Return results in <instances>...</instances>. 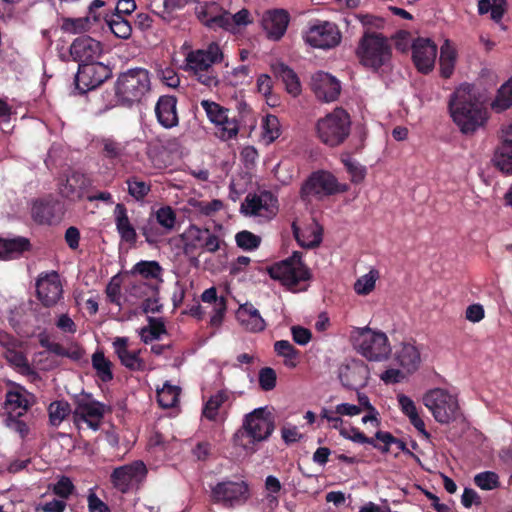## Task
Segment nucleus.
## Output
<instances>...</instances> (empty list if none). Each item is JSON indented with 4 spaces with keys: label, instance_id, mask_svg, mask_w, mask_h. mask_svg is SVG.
<instances>
[{
    "label": "nucleus",
    "instance_id": "obj_29",
    "mask_svg": "<svg viewBox=\"0 0 512 512\" xmlns=\"http://www.w3.org/2000/svg\"><path fill=\"white\" fill-rule=\"evenodd\" d=\"M398 405L401 412L408 417L413 427L426 439L430 438V433L426 430L423 419L419 416L414 401L405 394L397 395Z\"/></svg>",
    "mask_w": 512,
    "mask_h": 512
},
{
    "label": "nucleus",
    "instance_id": "obj_16",
    "mask_svg": "<svg viewBox=\"0 0 512 512\" xmlns=\"http://www.w3.org/2000/svg\"><path fill=\"white\" fill-rule=\"evenodd\" d=\"M63 205L53 197L38 199L33 202L31 216L40 225H53L62 219Z\"/></svg>",
    "mask_w": 512,
    "mask_h": 512
},
{
    "label": "nucleus",
    "instance_id": "obj_54",
    "mask_svg": "<svg viewBox=\"0 0 512 512\" xmlns=\"http://www.w3.org/2000/svg\"><path fill=\"white\" fill-rule=\"evenodd\" d=\"M292 231H293L295 240L303 248H308V249L316 248L322 242V232L321 231H311L312 239L309 241L305 240V237H304L301 229L296 225V223L292 224Z\"/></svg>",
    "mask_w": 512,
    "mask_h": 512
},
{
    "label": "nucleus",
    "instance_id": "obj_12",
    "mask_svg": "<svg viewBox=\"0 0 512 512\" xmlns=\"http://www.w3.org/2000/svg\"><path fill=\"white\" fill-rule=\"evenodd\" d=\"M147 474V468L142 461H134L113 469L110 482L122 494L129 493Z\"/></svg>",
    "mask_w": 512,
    "mask_h": 512
},
{
    "label": "nucleus",
    "instance_id": "obj_10",
    "mask_svg": "<svg viewBox=\"0 0 512 512\" xmlns=\"http://www.w3.org/2000/svg\"><path fill=\"white\" fill-rule=\"evenodd\" d=\"M423 404L440 424H449L461 416L457 398L442 388H434L423 396Z\"/></svg>",
    "mask_w": 512,
    "mask_h": 512
},
{
    "label": "nucleus",
    "instance_id": "obj_33",
    "mask_svg": "<svg viewBox=\"0 0 512 512\" xmlns=\"http://www.w3.org/2000/svg\"><path fill=\"white\" fill-rule=\"evenodd\" d=\"M275 76L282 80L286 91L296 97L301 92V84L297 74L284 63H277L272 66Z\"/></svg>",
    "mask_w": 512,
    "mask_h": 512
},
{
    "label": "nucleus",
    "instance_id": "obj_22",
    "mask_svg": "<svg viewBox=\"0 0 512 512\" xmlns=\"http://www.w3.org/2000/svg\"><path fill=\"white\" fill-rule=\"evenodd\" d=\"M70 55L79 64L95 61L102 54V44L90 36L77 37L70 46Z\"/></svg>",
    "mask_w": 512,
    "mask_h": 512
},
{
    "label": "nucleus",
    "instance_id": "obj_51",
    "mask_svg": "<svg viewBox=\"0 0 512 512\" xmlns=\"http://www.w3.org/2000/svg\"><path fill=\"white\" fill-rule=\"evenodd\" d=\"M217 127L219 129V137L222 140H230L236 137L239 132V123L235 116H230V113L226 114L225 119Z\"/></svg>",
    "mask_w": 512,
    "mask_h": 512
},
{
    "label": "nucleus",
    "instance_id": "obj_7",
    "mask_svg": "<svg viewBox=\"0 0 512 512\" xmlns=\"http://www.w3.org/2000/svg\"><path fill=\"white\" fill-rule=\"evenodd\" d=\"M350 130V115L341 107L320 118L316 124L317 137L329 147H337L344 143L350 135Z\"/></svg>",
    "mask_w": 512,
    "mask_h": 512
},
{
    "label": "nucleus",
    "instance_id": "obj_26",
    "mask_svg": "<svg viewBox=\"0 0 512 512\" xmlns=\"http://www.w3.org/2000/svg\"><path fill=\"white\" fill-rule=\"evenodd\" d=\"M113 348L121 364L131 371H143L145 362L139 357L140 350H128V338L117 337L113 341Z\"/></svg>",
    "mask_w": 512,
    "mask_h": 512
},
{
    "label": "nucleus",
    "instance_id": "obj_64",
    "mask_svg": "<svg viewBox=\"0 0 512 512\" xmlns=\"http://www.w3.org/2000/svg\"><path fill=\"white\" fill-rule=\"evenodd\" d=\"M87 507L89 512H112L110 507L93 490H90L87 496Z\"/></svg>",
    "mask_w": 512,
    "mask_h": 512
},
{
    "label": "nucleus",
    "instance_id": "obj_14",
    "mask_svg": "<svg viewBox=\"0 0 512 512\" xmlns=\"http://www.w3.org/2000/svg\"><path fill=\"white\" fill-rule=\"evenodd\" d=\"M304 39L314 48L330 49L340 43L341 34L336 24L324 21L310 26Z\"/></svg>",
    "mask_w": 512,
    "mask_h": 512
},
{
    "label": "nucleus",
    "instance_id": "obj_52",
    "mask_svg": "<svg viewBox=\"0 0 512 512\" xmlns=\"http://www.w3.org/2000/svg\"><path fill=\"white\" fill-rule=\"evenodd\" d=\"M474 483L482 490H493L500 487V480L497 473L484 471L474 476Z\"/></svg>",
    "mask_w": 512,
    "mask_h": 512
},
{
    "label": "nucleus",
    "instance_id": "obj_1",
    "mask_svg": "<svg viewBox=\"0 0 512 512\" xmlns=\"http://www.w3.org/2000/svg\"><path fill=\"white\" fill-rule=\"evenodd\" d=\"M274 429V421L266 409L257 408L245 415L242 426L233 435V445L253 454L259 443L270 438Z\"/></svg>",
    "mask_w": 512,
    "mask_h": 512
},
{
    "label": "nucleus",
    "instance_id": "obj_57",
    "mask_svg": "<svg viewBox=\"0 0 512 512\" xmlns=\"http://www.w3.org/2000/svg\"><path fill=\"white\" fill-rule=\"evenodd\" d=\"M22 416L7 414L4 418V425L19 434L22 439H25L29 434V427L21 420Z\"/></svg>",
    "mask_w": 512,
    "mask_h": 512
},
{
    "label": "nucleus",
    "instance_id": "obj_50",
    "mask_svg": "<svg viewBox=\"0 0 512 512\" xmlns=\"http://www.w3.org/2000/svg\"><path fill=\"white\" fill-rule=\"evenodd\" d=\"M235 241L239 248L244 251H254L261 244V237L248 231L242 230L236 233Z\"/></svg>",
    "mask_w": 512,
    "mask_h": 512
},
{
    "label": "nucleus",
    "instance_id": "obj_61",
    "mask_svg": "<svg viewBox=\"0 0 512 512\" xmlns=\"http://www.w3.org/2000/svg\"><path fill=\"white\" fill-rule=\"evenodd\" d=\"M276 372L270 367L262 368L259 371V386L264 391H270L276 386Z\"/></svg>",
    "mask_w": 512,
    "mask_h": 512
},
{
    "label": "nucleus",
    "instance_id": "obj_56",
    "mask_svg": "<svg viewBox=\"0 0 512 512\" xmlns=\"http://www.w3.org/2000/svg\"><path fill=\"white\" fill-rule=\"evenodd\" d=\"M263 137L269 142L276 140L280 136L279 120L274 115H267L262 122Z\"/></svg>",
    "mask_w": 512,
    "mask_h": 512
},
{
    "label": "nucleus",
    "instance_id": "obj_46",
    "mask_svg": "<svg viewBox=\"0 0 512 512\" xmlns=\"http://www.w3.org/2000/svg\"><path fill=\"white\" fill-rule=\"evenodd\" d=\"M179 395V387L165 383L163 388L157 391V400L161 407L172 408L178 403Z\"/></svg>",
    "mask_w": 512,
    "mask_h": 512
},
{
    "label": "nucleus",
    "instance_id": "obj_58",
    "mask_svg": "<svg viewBox=\"0 0 512 512\" xmlns=\"http://www.w3.org/2000/svg\"><path fill=\"white\" fill-rule=\"evenodd\" d=\"M205 24L210 28L220 27L227 31L233 30L235 28L233 24L232 14H230L227 11H224L219 15L210 17L205 21Z\"/></svg>",
    "mask_w": 512,
    "mask_h": 512
},
{
    "label": "nucleus",
    "instance_id": "obj_30",
    "mask_svg": "<svg viewBox=\"0 0 512 512\" xmlns=\"http://www.w3.org/2000/svg\"><path fill=\"white\" fill-rule=\"evenodd\" d=\"M237 319L245 328L252 332L263 331L266 327L264 319L258 309L251 303L241 305L236 313Z\"/></svg>",
    "mask_w": 512,
    "mask_h": 512
},
{
    "label": "nucleus",
    "instance_id": "obj_43",
    "mask_svg": "<svg viewBox=\"0 0 512 512\" xmlns=\"http://www.w3.org/2000/svg\"><path fill=\"white\" fill-rule=\"evenodd\" d=\"M227 400L228 394L223 390H220L214 395H211L210 398L204 404L202 415L210 421H216L220 407Z\"/></svg>",
    "mask_w": 512,
    "mask_h": 512
},
{
    "label": "nucleus",
    "instance_id": "obj_25",
    "mask_svg": "<svg viewBox=\"0 0 512 512\" xmlns=\"http://www.w3.org/2000/svg\"><path fill=\"white\" fill-rule=\"evenodd\" d=\"M28 396H31L21 385H15L14 390H8L5 395L3 408L7 414L23 416L32 406Z\"/></svg>",
    "mask_w": 512,
    "mask_h": 512
},
{
    "label": "nucleus",
    "instance_id": "obj_15",
    "mask_svg": "<svg viewBox=\"0 0 512 512\" xmlns=\"http://www.w3.org/2000/svg\"><path fill=\"white\" fill-rule=\"evenodd\" d=\"M74 404V418L84 421L90 428L97 430L101 419L104 417L105 405L92 399V397L87 394L76 396Z\"/></svg>",
    "mask_w": 512,
    "mask_h": 512
},
{
    "label": "nucleus",
    "instance_id": "obj_40",
    "mask_svg": "<svg viewBox=\"0 0 512 512\" xmlns=\"http://www.w3.org/2000/svg\"><path fill=\"white\" fill-rule=\"evenodd\" d=\"M375 439L384 443V446L383 447L380 446V449H379L384 453H387L389 451V446L391 444H395L397 446V448L401 452H403L405 455L410 456L411 458L415 459L418 462L420 461L419 457L407 448L406 443L403 440L394 437L390 432L381 431V430L377 431L375 433Z\"/></svg>",
    "mask_w": 512,
    "mask_h": 512
},
{
    "label": "nucleus",
    "instance_id": "obj_48",
    "mask_svg": "<svg viewBox=\"0 0 512 512\" xmlns=\"http://www.w3.org/2000/svg\"><path fill=\"white\" fill-rule=\"evenodd\" d=\"M154 215L157 223L164 228L166 232H171L175 228L177 215L171 206H161L155 211Z\"/></svg>",
    "mask_w": 512,
    "mask_h": 512
},
{
    "label": "nucleus",
    "instance_id": "obj_36",
    "mask_svg": "<svg viewBox=\"0 0 512 512\" xmlns=\"http://www.w3.org/2000/svg\"><path fill=\"white\" fill-rule=\"evenodd\" d=\"M103 19L117 38L128 39L131 36L132 26L125 17H120L118 14L104 13Z\"/></svg>",
    "mask_w": 512,
    "mask_h": 512
},
{
    "label": "nucleus",
    "instance_id": "obj_19",
    "mask_svg": "<svg viewBox=\"0 0 512 512\" xmlns=\"http://www.w3.org/2000/svg\"><path fill=\"white\" fill-rule=\"evenodd\" d=\"M370 371L362 360H351L339 367L338 377L341 384L348 389H358L366 386Z\"/></svg>",
    "mask_w": 512,
    "mask_h": 512
},
{
    "label": "nucleus",
    "instance_id": "obj_55",
    "mask_svg": "<svg viewBox=\"0 0 512 512\" xmlns=\"http://www.w3.org/2000/svg\"><path fill=\"white\" fill-rule=\"evenodd\" d=\"M341 436L355 443L369 444L376 449H380V446L375 442L374 438L367 437L356 427H351L350 429L345 428L344 430H341Z\"/></svg>",
    "mask_w": 512,
    "mask_h": 512
},
{
    "label": "nucleus",
    "instance_id": "obj_38",
    "mask_svg": "<svg viewBox=\"0 0 512 512\" xmlns=\"http://www.w3.org/2000/svg\"><path fill=\"white\" fill-rule=\"evenodd\" d=\"M128 194L137 202H143L151 192V182L144 181L138 176H130L126 179Z\"/></svg>",
    "mask_w": 512,
    "mask_h": 512
},
{
    "label": "nucleus",
    "instance_id": "obj_62",
    "mask_svg": "<svg viewBox=\"0 0 512 512\" xmlns=\"http://www.w3.org/2000/svg\"><path fill=\"white\" fill-rule=\"evenodd\" d=\"M202 235V248L210 253H215L220 248L221 240L219 237L210 232L209 229H201Z\"/></svg>",
    "mask_w": 512,
    "mask_h": 512
},
{
    "label": "nucleus",
    "instance_id": "obj_31",
    "mask_svg": "<svg viewBox=\"0 0 512 512\" xmlns=\"http://www.w3.org/2000/svg\"><path fill=\"white\" fill-rule=\"evenodd\" d=\"M115 225L121 239L127 243H135L137 233L131 224L127 208L123 203H117L114 209Z\"/></svg>",
    "mask_w": 512,
    "mask_h": 512
},
{
    "label": "nucleus",
    "instance_id": "obj_8",
    "mask_svg": "<svg viewBox=\"0 0 512 512\" xmlns=\"http://www.w3.org/2000/svg\"><path fill=\"white\" fill-rule=\"evenodd\" d=\"M347 191L348 185L339 183L331 172L317 170L312 172L302 183L299 194L302 201L311 202L312 199L321 201Z\"/></svg>",
    "mask_w": 512,
    "mask_h": 512
},
{
    "label": "nucleus",
    "instance_id": "obj_37",
    "mask_svg": "<svg viewBox=\"0 0 512 512\" xmlns=\"http://www.w3.org/2000/svg\"><path fill=\"white\" fill-rule=\"evenodd\" d=\"M456 62V51L448 41L441 47L439 66L441 77L448 79L452 76Z\"/></svg>",
    "mask_w": 512,
    "mask_h": 512
},
{
    "label": "nucleus",
    "instance_id": "obj_41",
    "mask_svg": "<svg viewBox=\"0 0 512 512\" xmlns=\"http://www.w3.org/2000/svg\"><path fill=\"white\" fill-rule=\"evenodd\" d=\"M274 351L278 356L285 358L284 364L294 368L301 352L296 349L288 340H279L274 343Z\"/></svg>",
    "mask_w": 512,
    "mask_h": 512
},
{
    "label": "nucleus",
    "instance_id": "obj_45",
    "mask_svg": "<svg viewBox=\"0 0 512 512\" xmlns=\"http://www.w3.org/2000/svg\"><path fill=\"white\" fill-rule=\"evenodd\" d=\"M162 271L163 269L157 261L141 260L132 267L131 274H138L144 279H159Z\"/></svg>",
    "mask_w": 512,
    "mask_h": 512
},
{
    "label": "nucleus",
    "instance_id": "obj_17",
    "mask_svg": "<svg viewBox=\"0 0 512 512\" xmlns=\"http://www.w3.org/2000/svg\"><path fill=\"white\" fill-rule=\"evenodd\" d=\"M62 284L56 271L40 275L36 281V294L45 307L54 306L62 296Z\"/></svg>",
    "mask_w": 512,
    "mask_h": 512
},
{
    "label": "nucleus",
    "instance_id": "obj_13",
    "mask_svg": "<svg viewBox=\"0 0 512 512\" xmlns=\"http://www.w3.org/2000/svg\"><path fill=\"white\" fill-rule=\"evenodd\" d=\"M248 496L249 488L244 481H223L211 490L212 500L227 508L244 503Z\"/></svg>",
    "mask_w": 512,
    "mask_h": 512
},
{
    "label": "nucleus",
    "instance_id": "obj_4",
    "mask_svg": "<svg viewBox=\"0 0 512 512\" xmlns=\"http://www.w3.org/2000/svg\"><path fill=\"white\" fill-rule=\"evenodd\" d=\"M356 55L364 67L378 71L390 63L392 47L383 34L365 31L359 40Z\"/></svg>",
    "mask_w": 512,
    "mask_h": 512
},
{
    "label": "nucleus",
    "instance_id": "obj_47",
    "mask_svg": "<svg viewBox=\"0 0 512 512\" xmlns=\"http://www.w3.org/2000/svg\"><path fill=\"white\" fill-rule=\"evenodd\" d=\"M5 358L11 365L18 368L21 374L27 376L35 374V371L29 364L26 355L21 351H17L16 348L6 351Z\"/></svg>",
    "mask_w": 512,
    "mask_h": 512
},
{
    "label": "nucleus",
    "instance_id": "obj_18",
    "mask_svg": "<svg viewBox=\"0 0 512 512\" xmlns=\"http://www.w3.org/2000/svg\"><path fill=\"white\" fill-rule=\"evenodd\" d=\"M437 45L428 38H417L412 44V60L422 74L430 73L435 65Z\"/></svg>",
    "mask_w": 512,
    "mask_h": 512
},
{
    "label": "nucleus",
    "instance_id": "obj_49",
    "mask_svg": "<svg viewBox=\"0 0 512 512\" xmlns=\"http://www.w3.org/2000/svg\"><path fill=\"white\" fill-rule=\"evenodd\" d=\"M201 106L206 112L208 119L217 126L225 119L226 114L230 113V110L224 108L220 104L210 101V100H202Z\"/></svg>",
    "mask_w": 512,
    "mask_h": 512
},
{
    "label": "nucleus",
    "instance_id": "obj_24",
    "mask_svg": "<svg viewBox=\"0 0 512 512\" xmlns=\"http://www.w3.org/2000/svg\"><path fill=\"white\" fill-rule=\"evenodd\" d=\"M91 182L85 174L80 172H72L60 183V193L63 197L77 201L86 197Z\"/></svg>",
    "mask_w": 512,
    "mask_h": 512
},
{
    "label": "nucleus",
    "instance_id": "obj_28",
    "mask_svg": "<svg viewBox=\"0 0 512 512\" xmlns=\"http://www.w3.org/2000/svg\"><path fill=\"white\" fill-rule=\"evenodd\" d=\"M32 248L28 238L17 236L12 239L0 237V259L11 260L19 258L24 252Z\"/></svg>",
    "mask_w": 512,
    "mask_h": 512
},
{
    "label": "nucleus",
    "instance_id": "obj_34",
    "mask_svg": "<svg viewBox=\"0 0 512 512\" xmlns=\"http://www.w3.org/2000/svg\"><path fill=\"white\" fill-rule=\"evenodd\" d=\"M202 235L201 228L191 225L187 231L182 234L183 253L189 257L190 262H197L196 251L199 247L202 248Z\"/></svg>",
    "mask_w": 512,
    "mask_h": 512
},
{
    "label": "nucleus",
    "instance_id": "obj_60",
    "mask_svg": "<svg viewBox=\"0 0 512 512\" xmlns=\"http://www.w3.org/2000/svg\"><path fill=\"white\" fill-rule=\"evenodd\" d=\"M347 172L351 175V181L360 183L364 180L366 175L365 167L361 166L357 161L350 158L342 160Z\"/></svg>",
    "mask_w": 512,
    "mask_h": 512
},
{
    "label": "nucleus",
    "instance_id": "obj_21",
    "mask_svg": "<svg viewBox=\"0 0 512 512\" xmlns=\"http://www.w3.org/2000/svg\"><path fill=\"white\" fill-rule=\"evenodd\" d=\"M290 22V14L282 8L266 10L262 15L261 24L268 39L280 40L287 31Z\"/></svg>",
    "mask_w": 512,
    "mask_h": 512
},
{
    "label": "nucleus",
    "instance_id": "obj_3",
    "mask_svg": "<svg viewBox=\"0 0 512 512\" xmlns=\"http://www.w3.org/2000/svg\"><path fill=\"white\" fill-rule=\"evenodd\" d=\"M223 52L220 46L212 42L205 49L191 50L185 57L183 69L202 85L212 88L218 86L219 80L213 68L214 64L221 63Z\"/></svg>",
    "mask_w": 512,
    "mask_h": 512
},
{
    "label": "nucleus",
    "instance_id": "obj_42",
    "mask_svg": "<svg viewBox=\"0 0 512 512\" xmlns=\"http://www.w3.org/2000/svg\"><path fill=\"white\" fill-rule=\"evenodd\" d=\"M71 413V406L67 401L57 400L48 406L49 423L58 427Z\"/></svg>",
    "mask_w": 512,
    "mask_h": 512
},
{
    "label": "nucleus",
    "instance_id": "obj_2",
    "mask_svg": "<svg viewBox=\"0 0 512 512\" xmlns=\"http://www.w3.org/2000/svg\"><path fill=\"white\" fill-rule=\"evenodd\" d=\"M449 110L461 133L474 134L487 121L486 111L465 90H456L449 100Z\"/></svg>",
    "mask_w": 512,
    "mask_h": 512
},
{
    "label": "nucleus",
    "instance_id": "obj_23",
    "mask_svg": "<svg viewBox=\"0 0 512 512\" xmlns=\"http://www.w3.org/2000/svg\"><path fill=\"white\" fill-rule=\"evenodd\" d=\"M178 98L175 95H161L155 104V116L159 125L172 129L179 125Z\"/></svg>",
    "mask_w": 512,
    "mask_h": 512
},
{
    "label": "nucleus",
    "instance_id": "obj_6",
    "mask_svg": "<svg viewBox=\"0 0 512 512\" xmlns=\"http://www.w3.org/2000/svg\"><path fill=\"white\" fill-rule=\"evenodd\" d=\"M266 272L275 281L292 292L297 291V286L311 279V272L302 261V253L294 251L288 258L275 262L266 267Z\"/></svg>",
    "mask_w": 512,
    "mask_h": 512
},
{
    "label": "nucleus",
    "instance_id": "obj_5",
    "mask_svg": "<svg viewBox=\"0 0 512 512\" xmlns=\"http://www.w3.org/2000/svg\"><path fill=\"white\" fill-rule=\"evenodd\" d=\"M151 82L148 70L134 68L121 73L115 83L117 101L126 107L139 103L150 91Z\"/></svg>",
    "mask_w": 512,
    "mask_h": 512
},
{
    "label": "nucleus",
    "instance_id": "obj_20",
    "mask_svg": "<svg viewBox=\"0 0 512 512\" xmlns=\"http://www.w3.org/2000/svg\"><path fill=\"white\" fill-rule=\"evenodd\" d=\"M311 88L319 100L327 103L337 100L341 92L340 81L323 71H318L312 75Z\"/></svg>",
    "mask_w": 512,
    "mask_h": 512
},
{
    "label": "nucleus",
    "instance_id": "obj_53",
    "mask_svg": "<svg viewBox=\"0 0 512 512\" xmlns=\"http://www.w3.org/2000/svg\"><path fill=\"white\" fill-rule=\"evenodd\" d=\"M61 29L68 33H82L90 29V17L63 18Z\"/></svg>",
    "mask_w": 512,
    "mask_h": 512
},
{
    "label": "nucleus",
    "instance_id": "obj_9",
    "mask_svg": "<svg viewBox=\"0 0 512 512\" xmlns=\"http://www.w3.org/2000/svg\"><path fill=\"white\" fill-rule=\"evenodd\" d=\"M355 350L369 361H382L388 358L391 347L387 335L369 327L358 328L353 335Z\"/></svg>",
    "mask_w": 512,
    "mask_h": 512
},
{
    "label": "nucleus",
    "instance_id": "obj_32",
    "mask_svg": "<svg viewBox=\"0 0 512 512\" xmlns=\"http://www.w3.org/2000/svg\"><path fill=\"white\" fill-rule=\"evenodd\" d=\"M503 174L512 175V139L504 138L497 146L492 159Z\"/></svg>",
    "mask_w": 512,
    "mask_h": 512
},
{
    "label": "nucleus",
    "instance_id": "obj_44",
    "mask_svg": "<svg viewBox=\"0 0 512 512\" xmlns=\"http://www.w3.org/2000/svg\"><path fill=\"white\" fill-rule=\"evenodd\" d=\"M512 106V77L497 91L491 107L496 112H502Z\"/></svg>",
    "mask_w": 512,
    "mask_h": 512
},
{
    "label": "nucleus",
    "instance_id": "obj_39",
    "mask_svg": "<svg viewBox=\"0 0 512 512\" xmlns=\"http://www.w3.org/2000/svg\"><path fill=\"white\" fill-rule=\"evenodd\" d=\"M92 367L103 382H109L113 379L112 362L105 357L103 351L97 350L92 355Z\"/></svg>",
    "mask_w": 512,
    "mask_h": 512
},
{
    "label": "nucleus",
    "instance_id": "obj_35",
    "mask_svg": "<svg viewBox=\"0 0 512 512\" xmlns=\"http://www.w3.org/2000/svg\"><path fill=\"white\" fill-rule=\"evenodd\" d=\"M395 356L399 365L408 372L417 370L420 364V353L418 349L410 343H402L400 349L396 351Z\"/></svg>",
    "mask_w": 512,
    "mask_h": 512
},
{
    "label": "nucleus",
    "instance_id": "obj_59",
    "mask_svg": "<svg viewBox=\"0 0 512 512\" xmlns=\"http://www.w3.org/2000/svg\"><path fill=\"white\" fill-rule=\"evenodd\" d=\"M376 275L373 271L360 277L354 284L355 292L359 295H367L375 288Z\"/></svg>",
    "mask_w": 512,
    "mask_h": 512
},
{
    "label": "nucleus",
    "instance_id": "obj_63",
    "mask_svg": "<svg viewBox=\"0 0 512 512\" xmlns=\"http://www.w3.org/2000/svg\"><path fill=\"white\" fill-rule=\"evenodd\" d=\"M74 491V485L70 478L61 477L60 480L54 485L53 492L55 495L67 499Z\"/></svg>",
    "mask_w": 512,
    "mask_h": 512
},
{
    "label": "nucleus",
    "instance_id": "obj_27",
    "mask_svg": "<svg viewBox=\"0 0 512 512\" xmlns=\"http://www.w3.org/2000/svg\"><path fill=\"white\" fill-rule=\"evenodd\" d=\"M100 154L111 164L122 162L127 156L128 142H121L112 136L101 137L97 140Z\"/></svg>",
    "mask_w": 512,
    "mask_h": 512
},
{
    "label": "nucleus",
    "instance_id": "obj_11",
    "mask_svg": "<svg viewBox=\"0 0 512 512\" xmlns=\"http://www.w3.org/2000/svg\"><path fill=\"white\" fill-rule=\"evenodd\" d=\"M112 75V71L108 65L98 61L82 63L78 66L75 75V88L79 94L96 89Z\"/></svg>",
    "mask_w": 512,
    "mask_h": 512
}]
</instances>
